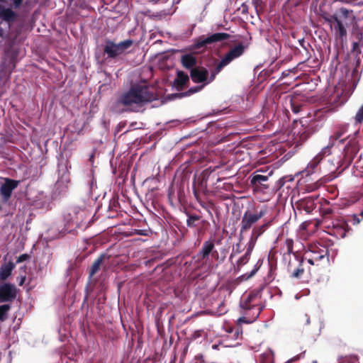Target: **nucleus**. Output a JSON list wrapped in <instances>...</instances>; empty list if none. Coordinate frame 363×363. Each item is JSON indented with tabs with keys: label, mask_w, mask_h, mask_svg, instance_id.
Instances as JSON below:
<instances>
[{
	"label": "nucleus",
	"mask_w": 363,
	"mask_h": 363,
	"mask_svg": "<svg viewBox=\"0 0 363 363\" xmlns=\"http://www.w3.org/2000/svg\"><path fill=\"white\" fill-rule=\"evenodd\" d=\"M154 92L144 84L133 86L118 99V104L125 106V110L138 111L147 102L155 99Z\"/></svg>",
	"instance_id": "f257e3e1"
},
{
	"label": "nucleus",
	"mask_w": 363,
	"mask_h": 363,
	"mask_svg": "<svg viewBox=\"0 0 363 363\" xmlns=\"http://www.w3.org/2000/svg\"><path fill=\"white\" fill-rule=\"evenodd\" d=\"M328 250L325 245L315 244L304 254L303 259L311 265L319 266L322 261L329 262Z\"/></svg>",
	"instance_id": "f03ea898"
},
{
	"label": "nucleus",
	"mask_w": 363,
	"mask_h": 363,
	"mask_svg": "<svg viewBox=\"0 0 363 363\" xmlns=\"http://www.w3.org/2000/svg\"><path fill=\"white\" fill-rule=\"evenodd\" d=\"M245 50V47L242 44H239L231 48L216 65L214 68V74H218L227 65L233 60L242 56Z\"/></svg>",
	"instance_id": "7ed1b4c3"
},
{
	"label": "nucleus",
	"mask_w": 363,
	"mask_h": 363,
	"mask_svg": "<svg viewBox=\"0 0 363 363\" xmlns=\"http://www.w3.org/2000/svg\"><path fill=\"white\" fill-rule=\"evenodd\" d=\"M133 45V40H125L119 43H114L112 41H107L104 48V52L109 57H115L123 53Z\"/></svg>",
	"instance_id": "20e7f679"
},
{
	"label": "nucleus",
	"mask_w": 363,
	"mask_h": 363,
	"mask_svg": "<svg viewBox=\"0 0 363 363\" xmlns=\"http://www.w3.org/2000/svg\"><path fill=\"white\" fill-rule=\"evenodd\" d=\"M266 208H263L257 212H252L250 210L246 211L242 217L241 231L242 232L250 229L256 222L266 214Z\"/></svg>",
	"instance_id": "39448f33"
},
{
	"label": "nucleus",
	"mask_w": 363,
	"mask_h": 363,
	"mask_svg": "<svg viewBox=\"0 0 363 363\" xmlns=\"http://www.w3.org/2000/svg\"><path fill=\"white\" fill-rule=\"evenodd\" d=\"M216 75L214 74V69L211 71L210 76L208 70L204 67H196L191 71V79L195 83H202L204 86L213 82Z\"/></svg>",
	"instance_id": "423d86ee"
},
{
	"label": "nucleus",
	"mask_w": 363,
	"mask_h": 363,
	"mask_svg": "<svg viewBox=\"0 0 363 363\" xmlns=\"http://www.w3.org/2000/svg\"><path fill=\"white\" fill-rule=\"evenodd\" d=\"M230 35L226 33H216L207 37H201L194 45V48H205L208 45L226 40Z\"/></svg>",
	"instance_id": "0eeeda50"
},
{
	"label": "nucleus",
	"mask_w": 363,
	"mask_h": 363,
	"mask_svg": "<svg viewBox=\"0 0 363 363\" xmlns=\"http://www.w3.org/2000/svg\"><path fill=\"white\" fill-rule=\"evenodd\" d=\"M349 17H341L331 28L335 38L340 39L341 42L345 41L347 38L346 20Z\"/></svg>",
	"instance_id": "6e6552de"
},
{
	"label": "nucleus",
	"mask_w": 363,
	"mask_h": 363,
	"mask_svg": "<svg viewBox=\"0 0 363 363\" xmlns=\"http://www.w3.org/2000/svg\"><path fill=\"white\" fill-rule=\"evenodd\" d=\"M257 297V294H248L245 297L242 298V299L240 301V306L242 310L246 311L245 312L246 315H250V312H248V311H252V313L256 312V309H255L253 308V306L260 307L259 306L255 303V301Z\"/></svg>",
	"instance_id": "1a4fd4ad"
},
{
	"label": "nucleus",
	"mask_w": 363,
	"mask_h": 363,
	"mask_svg": "<svg viewBox=\"0 0 363 363\" xmlns=\"http://www.w3.org/2000/svg\"><path fill=\"white\" fill-rule=\"evenodd\" d=\"M18 182L10 179H6L4 183L0 186V194L4 201H8L11 197L12 191L17 187Z\"/></svg>",
	"instance_id": "9d476101"
},
{
	"label": "nucleus",
	"mask_w": 363,
	"mask_h": 363,
	"mask_svg": "<svg viewBox=\"0 0 363 363\" xmlns=\"http://www.w3.org/2000/svg\"><path fill=\"white\" fill-rule=\"evenodd\" d=\"M16 297V289L13 285L4 284L0 286V301H9Z\"/></svg>",
	"instance_id": "9b49d317"
},
{
	"label": "nucleus",
	"mask_w": 363,
	"mask_h": 363,
	"mask_svg": "<svg viewBox=\"0 0 363 363\" xmlns=\"http://www.w3.org/2000/svg\"><path fill=\"white\" fill-rule=\"evenodd\" d=\"M348 128V124L342 125L340 126L338 130L333 135L330 136V140L333 142V145H336L337 143H343L346 138L350 137L349 135H346Z\"/></svg>",
	"instance_id": "f8f14e48"
},
{
	"label": "nucleus",
	"mask_w": 363,
	"mask_h": 363,
	"mask_svg": "<svg viewBox=\"0 0 363 363\" xmlns=\"http://www.w3.org/2000/svg\"><path fill=\"white\" fill-rule=\"evenodd\" d=\"M351 13V10L342 7L334 14L325 18V20L330 24V28H332L333 26V25L340 19L341 17H349Z\"/></svg>",
	"instance_id": "ddd939ff"
},
{
	"label": "nucleus",
	"mask_w": 363,
	"mask_h": 363,
	"mask_svg": "<svg viewBox=\"0 0 363 363\" xmlns=\"http://www.w3.org/2000/svg\"><path fill=\"white\" fill-rule=\"evenodd\" d=\"M253 308L255 309H256V312L255 313H252V315H250V317H249V318H247L245 316H242V317L239 318L238 320V323H240V324H242V323L250 324V323H252L255 322L258 318L261 311L263 309V307H255V306H253Z\"/></svg>",
	"instance_id": "4468645a"
},
{
	"label": "nucleus",
	"mask_w": 363,
	"mask_h": 363,
	"mask_svg": "<svg viewBox=\"0 0 363 363\" xmlns=\"http://www.w3.org/2000/svg\"><path fill=\"white\" fill-rule=\"evenodd\" d=\"M214 249V242L213 240L206 241L201 247V251L199 253V256H200L202 259L208 258L210 253Z\"/></svg>",
	"instance_id": "2eb2a0df"
},
{
	"label": "nucleus",
	"mask_w": 363,
	"mask_h": 363,
	"mask_svg": "<svg viewBox=\"0 0 363 363\" xmlns=\"http://www.w3.org/2000/svg\"><path fill=\"white\" fill-rule=\"evenodd\" d=\"M15 267V264L11 262L3 264L0 268V280L6 279Z\"/></svg>",
	"instance_id": "dca6fc26"
},
{
	"label": "nucleus",
	"mask_w": 363,
	"mask_h": 363,
	"mask_svg": "<svg viewBox=\"0 0 363 363\" xmlns=\"http://www.w3.org/2000/svg\"><path fill=\"white\" fill-rule=\"evenodd\" d=\"M189 81L188 74L183 72H178L177 78L174 81V85L178 89L182 88Z\"/></svg>",
	"instance_id": "f3484780"
},
{
	"label": "nucleus",
	"mask_w": 363,
	"mask_h": 363,
	"mask_svg": "<svg viewBox=\"0 0 363 363\" xmlns=\"http://www.w3.org/2000/svg\"><path fill=\"white\" fill-rule=\"evenodd\" d=\"M108 258V257L106 255H101L100 257H99L93 263L91 266V269L90 271V277H92L100 269V267L104 260V259Z\"/></svg>",
	"instance_id": "a211bd4d"
},
{
	"label": "nucleus",
	"mask_w": 363,
	"mask_h": 363,
	"mask_svg": "<svg viewBox=\"0 0 363 363\" xmlns=\"http://www.w3.org/2000/svg\"><path fill=\"white\" fill-rule=\"evenodd\" d=\"M196 62V58L192 55L186 54L182 57V65L186 68H191Z\"/></svg>",
	"instance_id": "6ab92c4d"
},
{
	"label": "nucleus",
	"mask_w": 363,
	"mask_h": 363,
	"mask_svg": "<svg viewBox=\"0 0 363 363\" xmlns=\"http://www.w3.org/2000/svg\"><path fill=\"white\" fill-rule=\"evenodd\" d=\"M321 160L322 157L320 155H315L314 158L308 163V167L305 170L306 174H309L311 173V170H309V169H311L312 170L315 169L321 161Z\"/></svg>",
	"instance_id": "aec40b11"
},
{
	"label": "nucleus",
	"mask_w": 363,
	"mask_h": 363,
	"mask_svg": "<svg viewBox=\"0 0 363 363\" xmlns=\"http://www.w3.org/2000/svg\"><path fill=\"white\" fill-rule=\"evenodd\" d=\"M268 180V176H264L258 174H254L251 178V183L254 185L261 184Z\"/></svg>",
	"instance_id": "412c9836"
},
{
	"label": "nucleus",
	"mask_w": 363,
	"mask_h": 363,
	"mask_svg": "<svg viewBox=\"0 0 363 363\" xmlns=\"http://www.w3.org/2000/svg\"><path fill=\"white\" fill-rule=\"evenodd\" d=\"M250 257V255H247V253L245 252V255L237 261L236 265L234 266L235 270L238 272L243 265L247 263Z\"/></svg>",
	"instance_id": "4be33fe9"
},
{
	"label": "nucleus",
	"mask_w": 363,
	"mask_h": 363,
	"mask_svg": "<svg viewBox=\"0 0 363 363\" xmlns=\"http://www.w3.org/2000/svg\"><path fill=\"white\" fill-rule=\"evenodd\" d=\"M354 124L359 125L363 123V102L362 104L358 108L354 117Z\"/></svg>",
	"instance_id": "5701e85b"
},
{
	"label": "nucleus",
	"mask_w": 363,
	"mask_h": 363,
	"mask_svg": "<svg viewBox=\"0 0 363 363\" xmlns=\"http://www.w3.org/2000/svg\"><path fill=\"white\" fill-rule=\"evenodd\" d=\"M257 240V235H251L250 239L247 243V250H246V253H247V255H251V253L255 246Z\"/></svg>",
	"instance_id": "b1692460"
},
{
	"label": "nucleus",
	"mask_w": 363,
	"mask_h": 363,
	"mask_svg": "<svg viewBox=\"0 0 363 363\" xmlns=\"http://www.w3.org/2000/svg\"><path fill=\"white\" fill-rule=\"evenodd\" d=\"M334 145H333V142L330 140L329 144L327 146L324 147L318 155H320L322 157V158L325 156L330 155L331 147Z\"/></svg>",
	"instance_id": "393cba45"
},
{
	"label": "nucleus",
	"mask_w": 363,
	"mask_h": 363,
	"mask_svg": "<svg viewBox=\"0 0 363 363\" xmlns=\"http://www.w3.org/2000/svg\"><path fill=\"white\" fill-rule=\"evenodd\" d=\"M10 309V305L4 304L0 306V320H4L6 317V313Z\"/></svg>",
	"instance_id": "a878e982"
},
{
	"label": "nucleus",
	"mask_w": 363,
	"mask_h": 363,
	"mask_svg": "<svg viewBox=\"0 0 363 363\" xmlns=\"http://www.w3.org/2000/svg\"><path fill=\"white\" fill-rule=\"evenodd\" d=\"M258 269H259V267L255 266L254 269L250 273H246L245 274H242L240 277V279L241 280H247V279H249L250 278H251L252 277H253L256 274V272H257Z\"/></svg>",
	"instance_id": "bb28decb"
},
{
	"label": "nucleus",
	"mask_w": 363,
	"mask_h": 363,
	"mask_svg": "<svg viewBox=\"0 0 363 363\" xmlns=\"http://www.w3.org/2000/svg\"><path fill=\"white\" fill-rule=\"evenodd\" d=\"M199 219V217L197 216H189L186 220L187 225L189 227H193L195 226V221L198 220Z\"/></svg>",
	"instance_id": "cd10ccee"
},
{
	"label": "nucleus",
	"mask_w": 363,
	"mask_h": 363,
	"mask_svg": "<svg viewBox=\"0 0 363 363\" xmlns=\"http://www.w3.org/2000/svg\"><path fill=\"white\" fill-rule=\"evenodd\" d=\"M264 225L254 228L252 230V235H257V238L263 233Z\"/></svg>",
	"instance_id": "c85d7f7f"
},
{
	"label": "nucleus",
	"mask_w": 363,
	"mask_h": 363,
	"mask_svg": "<svg viewBox=\"0 0 363 363\" xmlns=\"http://www.w3.org/2000/svg\"><path fill=\"white\" fill-rule=\"evenodd\" d=\"M205 86L201 84V85H197V86H195L194 87H191L189 90V94H194L196 92H198L199 91H201Z\"/></svg>",
	"instance_id": "c756f323"
},
{
	"label": "nucleus",
	"mask_w": 363,
	"mask_h": 363,
	"mask_svg": "<svg viewBox=\"0 0 363 363\" xmlns=\"http://www.w3.org/2000/svg\"><path fill=\"white\" fill-rule=\"evenodd\" d=\"M29 258H30V256L28 254H23V255H21L18 257L16 262L17 263L23 262L26 260H28Z\"/></svg>",
	"instance_id": "7c9ffc66"
},
{
	"label": "nucleus",
	"mask_w": 363,
	"mask_h": 363,
	"mask_svg": "<svg viewBox=\"0 0 363 363\" xmlns=\"http://www.w3.org/2000/svg\"><path fill=\"white\" fill-rule=\"evenodd\" d=\"M303 272V269L301 268L296 269L292 274L293 277L298 278L301 274H302Z\"/></svg>",
	"instance_id": "2f4dec72"
},
{
	"label": "nucleus",
	"mask_w": 363,
	"mask_h": 363,
	"mask_svg": "<svg viewBox=\"0 0 363 363\" xmlns=\"http://www.w3.org/2000/svg\"><path fill=\"white\" fill-rule=\"evenodd\" d=\"M241 252V250H240V245L238 243L236 245L235 247L233 248V252L232 254L230 255V258L233 257V255L235 254H238Z\"/></svg>",
	"instance_id": "473e14b6"
},
{
	"label": "nucleus",
	"mask_w": 363,
	"mask_h": 363,
	"mask_svg": "<svg viewBox=\"0 0 363 363\" xmlns=\"http://www.w3.org/2000/svg\"><path fill=\"white\" fill-rule=\"evenodd\" d=\"M39 196L43 199H45V201L42 203V207H45L48 204L49 199L47 198V196H45L43 193L40 194Z\"/></svg>",
	"instance_id": "72a5a7b5"
},
{
	"label": "nucleus",
	"mask_w": 363,
	"mask_h": 363,
	"mask_svg": "<svg viewBox=\"0 0 363 363\" xmlns=\"http://www.w3.org/2000/svg\"><path fill=\"white\" fill-rule=\"evenodd\" d=\"M347 359H349L350 361H352V362H354L355 361L354 357H345L342 358L340 359V363H344L345 361L347 360Z\"/></svg>",
	"instance_id": "f704fd0d"
},
{
	"label": "nucleus",
	"mask_w": 363,
	"mask_h": 363,
	"mask_svg": "<svg viewBox=\"0 0 363 363\" xmlns=\"http://www.w3.org/2000/svg\"><path fill=\"white\" fill-rule=\"evenodd\" d=\"M23 0H14L13 4L16 7H18L23 2Z\"/></svg>",
	"instance_id": "c9c22d12"
},
{
	"label": "nucleus",
	"mask_w": 363,
	"mask_h": 363,
	"mask_svg": "<svg viewBox=\"0 0 363 363\" xmlns=\"http://www.w3.org/2000/svg\"><path fill=\"white\" fill-rule=\"evenodd\" d=\"M64 183L62 180H58L56 183V187L58 189L61 186V185Z\"/></svg>",
	"instance_id": "e433bc0d"
},
{
	"label": "nucleus",
	"mask_w": 363,
	"mask_h": 363,
	"mask_svg": "<svg viewBox=\"0 0 363 363\" xmlns=\"http://www.w3.org/2000/svg\"><path fill=\"white\" fill-rule=\"evenodd\" d=\"M252 1L255 6H257L261 3L262 0H252Z\"/></svg>",
	"instance_id": "4c0bfd02"
},
{
	"label": "nucleus",
	"mask_w": 363,
	"mask_h": 363,
	"mask_svg": "<svg viewBox=\"0 0 363 363\" xmlns=\"http://www.w3.org/2000/svg\"><path fill=\"white\" fill-rule=\"evenodd\" d=\"M354 223H357V224L359 223V222H360V220L356 216H354Z\"/></svg>",
	"instance_id": "58836bf2"
},
{
	"label": "nucleus",
	"mask_w": 363,
	"mask_h": 363,
	"mask_svg": "<svg viewBox=\"0 0 363 363\" xmlns=\"http://www.w3.org/2000/svg\"><path fill=\"white\" fill-rule=\"evenodd\" d=\"M25 281V277H23L21 279V282H20V285H22L23 284Z\"/></svg>",
	"instance_id": "ea45409f"
},
{
	"label": "nucleus",
	"mask_w": 363,
	"mask_h": 363,
	"mask_svg": "<svg viewBox=\"0 0 363 363\" xmlns=\"http://www.w3.org/2000/svg\"><path fill=\"white\" fill-rule=\"evenodd\" d=\"M306 323L307 324H309L310 323V319L308 317L306 316Z\"/></svg>",
	"instance_id": "a19ab883"
},
{
	"label": "nucleus",
	"mask_w": 363,
	"mask_h": 363,
	"mask_svg": "<svg viewBox=\"0 0 363 363\" xmlns=\"http://www.w3.org/2000/svg\"><path fill=\"white\" fill-rule=\"evenodd\" d=\"M295 298H296V300H298V299L299 298V296L296 294V295L295 296Z\"/></svg>",
	"instance_id": "79ce46f5"
},
{
	"label": "nucleus",
	"mask_w": 363,
	"mask_h": 363,
	"mask_svg": "<svg viewBox=\"0 0 363 363\" xmlns=\"http://www.w3.org/2000/svg\"><path fill=\"white\" fill-rule=\"evenodd\" d=\"M360 215L363 217V211L361 212Z\"/></svg>",
	"instance_id": "37998d69"
}]
</instances>
